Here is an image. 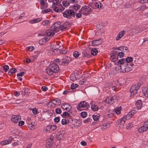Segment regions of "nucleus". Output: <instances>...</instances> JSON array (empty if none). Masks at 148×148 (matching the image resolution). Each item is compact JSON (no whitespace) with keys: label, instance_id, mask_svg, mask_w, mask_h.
<instances>
[{"label":"nucleus","instance_id":"12","mask_svg":"<svg viewBox=\"0 0 148 148\" xmlns=\"http://www.w3.org/2000/svg\"><path fill=\"white\" fill-rule=\"evenodd\" d=\"M61 107L63 109L69 112L71 110L72 107L71 105L70 104L64 103L62 105Z\"/></svg>","mask_w":148,"mask_h":148},{"label":"nucleus","instance_id":"62","mask_svg":"<svg viewBox=\"0 0 148 148\" xmlns=\"http://www.w3.org/2000/svg\"><path fill=\"white\" fill-rule=\"evenodd\" d=\"M77 2V1L76 0H70V2L69 3H71L72 4L76 3Z\"/></svg>","mask_w":148,"mask_h":148},{"label":"nucleus","instance_id":"52","mask_svg":"<svg viewBox=\"0 0 148 148\" xmlns=\"http://www.w3.org/2000/svg\"><path fill=\"white\" fill-rule=\"evenodd\" d=\"M99 118V116H97V115H93V118L94 120L97 121V120Z\"/></svg>","mask_w":148,"mask_h":148},{"label":"nucleus","instance_id":"3","mask_svg":"<svg viewBox=\"0 0 148 148\" xmlns=\"http://www.w3.org/2000/svg\"><path fill=\"white\" fill-rule=\"evenodd\" d=\"M130 64V65L129 64H127L126 66H124L123 65H121L120 68L122 72L127 73L130 71L132 69V67L133 66L134 64L132 63Z\"/></svg>","mask_w":148,"mask_h":148},{"label":"nucleus","instance_id":"25","mask_svg":"<svg viewBox=\"0 0 148 148\" xmlns=\"http://www.w3.org/2000/svg\"><path fill=\"white\" fill-rule=\"evenodd\" d=\"M108 84L109 85L108 86L109 89L112 88V90H114L115 91H116L117 89L116 87L115 86H112L113 85L112 83H110Z\"/></svg>","mask_w":148,"mask_h":148},{"label":"nucleus","instance_id":"33","mask_svg":"<svg viewBox=\"0 0 148 148\" xmlns=\"http://www.w3.org/2000/svg\"><path fill=\"white\" fill-rule=\"evenodd\" d=\"M91 53L92 55L93 56L96 55L98 53V51L95 49H93L91 51Z\"/></svg>","mask_w":148,"mask_h":148},{"label":"nucleus","instance_id":"31","mask_svg":"<svg viewBox=\"0 0 148 148\" xmlns=\"http://www.w3.org/2000/svg\"><path fill=\"white\" fill-rule=\"evenodd\" d=\"M111 97H107L105 100L106 103H110V104H112V101Z\"/></svg>","mask_w":148,"mask_h":148},{"label":"nucleus","instance_id":"4","mask_svg":"<svg viewBox=\"0 0 148 148\" xmlns=\"http://www.w3.org/2000/svg\"><path fill=\"white\" fill-rule=\"evenodd\" d=\"M91 9L88 6H85L84 7L82 6L79 12L84 15H87L90 14L92 12Z\"/></svg>","mask_w":148,"mask_h":148},{"label":"nucleus","instance_id":"44","mask_svg":"<svg viewBox=\"0 0 148 148\" xmlns=\"http://www.w3.org/2000/svg\"><path fill=\"white\" fill-rule=\"evenodd\" d=\"M81 115L82 117L84 118L87 115V114L86 112H83L81 113Z\"/></svg>","mask_w":148,"mask_h":148},{"label":"nucleus","instance_id":"59","mask_svg":"<svg viewBox=\"0 0 148 148\" xmlns=\"http://www.w3.org/2000/svg\"><path fill=\"white\" fill-rule=\"evenodd\" d=\"M140 2L143 3H148V0H140Z\"/></svg>","mask_w":148,"mask_h":148},{"label":"nucleus","instance_id":"15","mask_svg":"<svg viewBox=\"0 0 148 148\" xmlns=\"http://www.w3.org/2000/svg\"><path fill=\"white\" fill-rule=\"evenodd\" d=\"M101 39L93 40L92 42V45L93 46H96L101 43Z\"/></svg>","mask_w":148,"mask_h":148},{"label":"nucleus","instance_id":"42","mask_svg":"<svg viewBox=\"0 0 148 148\" xmlns=\"http://www.w3.org/2000/svg\"><path fill=\"white\" fill-rule=\"evenodd\" d=\"M2 67L3 68V70L5 71V72H7L9 69V66L7 65H5L3 66Z\"/></svg>","mask_w":148,"mask_h":148},{"label":"nucleus","instance_id":"32","mask_svg":"<svg viewBox=\"0 0 148 148\" xmlns=\"http://www.w3.org/2000/svg\"><path fill=\"white\" fill-rule=\"evenodd\" d=\"M11 133L12 134L13 136H17L19 134L18 132L16 129L12 130Z\"/></svg>","mask_w":148,"mask_h":148},{"label":"nucleus","instance_id":"7","mask_svg":"<svg viewBox=\"0 0 148 148\" xmlns=\"http://www.w3.org/2000/svg\"><path fill=\"white\" fill-rule=\"evenodd\" d=\"M86 106L87 103L85 101H82L79 103L78 107H77V109L80 111L85 110L87 108Z\"/></svg>","mask_w":148,"mask_h":148},{"label":"nucleus","instance_id":"53","mask_svg":"<svg viewBox=\"0 0 148 148\" xmlns=\"http://www.w3.org/2000/svg\"><path fill=\"white\" fill-rule=\"evenodd\" d=\"M124 47L123 46V47H117V48L113 47V49L114 50L117 49V50H119L122 51V50L121 49H120V48H121L122 49H124Z\"/></svg>","mask_w":148,"mask_h":148},{"label":"nucleus","instance_id":"30","mask_svg":"<svg viewBox=\"0 0 148 148\" xmlns=\"http://www.w3.org/2000/svg\"><path fill=\"white\" fill-rule=\"evenodd\" d=\"M17 70L15 68H12L10 69L9 71H8V74L9 75H11L13 73H14L16 72V71Z\"/></svg>","mask_w":148,"mask_h":148},{"label":"nucleus","instance_id":"63","mask_svg":"<svg viewBox=\"0 0 148 148\" xmlns=\"http://www.w3.org/2000/svg\"><path fill=\"white\" fill-rule=\"evenodd\" d=\"M81 13L80 12V13H78L76 14V16L77 18H80L81 17L82 15Z\"/></svg>","mask_w":148,"mask_h":148},{"label":"nucleus","instance_id":"61","mask_svg":"<svg viewBox=\"0 0 148 148\" xmlns=\"http://www.w3.org/2000/svg\"><path fill=\"white\" fill-rule=\"evenodd\" d=\"M25 74V73L23 72L19 73L17 74V76H22L23 75Z\"/></svg>","mask_w":148,"mask_h":148},{"label":"nucleus","instance_id":"36","mask_svg":"<svg viewBox=\"0 0 148 148\" xmlns=\"http://www.w3.org/2000/svg\"><path fill=\"white\" fill-rule=\"evenodd\" d=\"M73 8L74 10L77 11L80 8V6L79 5L76 4L74 5Z\"/></svg>","mask_w":148,"mask_h":148},{"label":"nucleus","instance_id":"35","mask_svg":"<svg viewBox=\"0 0 148 148\" xmlns=\"http://www.w3.org/2000/svg\"><path fill=\"white\" fill-rule=\"evenodd\" d=\"M52 12V10L51 9H50L49 8L42 11V12L43 14L47 13L50 12Z\"/></svg>","mask_w":148,"mask_h":148},{"label":"nucleus","instance_id":"14","mask_svg":"<svg viewBox=\"0 0 148 148\" xmlns=\"http://www.w3.org/2000/svg\"><path fill=\"white\" fill-rule=\"evenodd\" d=\"M136 113V111L133 110L130 111L129 113L126 115L124 117H125V118L127 120L130 119L132 117V116L134 114Z\"/></svg>","mask_w":148,"mask_h":148},{"label":"nucleus","instance_id":"60","mask_svg":"<svg viewBox=\"0 0 148 148\" xmlns=\"http://www.w3.org/2000/svg\"><path fill=\"white\" fill-rule=\"evenodd\" d=\"M67 115H69V113L67 112H64L62 115V116L63 117H66Z\"/></svg>","mask_w":148,"mask_h":148},{"label":"nucleus","instance_id":"58","mask_svg":"<svg viewBox=\"0 0 148 148\" xmlns=\"http://www.w3.org/2000/svg\"><path fill=\"white\" fill-rule=\"evenodd\" d=\"M111 56L112 57V59L113 60V62H114V61H116V60H117L118 59V58H116L115 57V56L113 54L112 55H111Z\"/></svg>","mask_w":148,"mask_h":148},{"label":"nucleus","instance_id":"49","mask_svg":"<svg viewBox=\"0 0 148 148\" xmlns=\"http://www.w3.org/2000/svg\"><path fill=\"white\" fill-rule=\"evenodd\" d=\"M34 49V47L32 46H30L28 47L27 50L29 51H31Z\"/></svg>","mask_w":148,"mask_h":148},{"label":"nucleus","instance_id":"55","mask_svg":"<svg viewBox=\"0 0 148 148\" xmlns=\"http://www.w3.org/2000/svg\"><path fill=\"white\" fill-rule=\"evenodd\" d=\"M124 53L122 52H120L118 53V56L120 58L121 57H123L124 56Z\"/></svg>","mask_w":148,"mask_h":148},{"label":"nucleus","instance_id":"22","mask_svg":"<svg viewBox=\"0 0 148 148\" xmlns=\"http://www.w3.org/2000/svg\"><path fill=\"white\" fill-rule=\"evenodd\" d=\"M99 4L100 5H99V3H92L91 4V5L94 8H101V3H100Z\"/></svg>","mask_w":148,"mask_h":148},{"label":"nucleus","instance_id":"21","mask_svg":"<svg viewBox=\"0 0 148 148\" xmlns=\"http://www.w3.org/2000/svg\"><path fill=\"white\" fill-rule=\"evenodd\" d=\"M110 127V124L109 123H106L102 125L101 127V129L103 130H106L107 128Z\"/></svg>","mask_w":148,"mask_h":148},{"label":"nucleus","instance_id":"24","mask_svg":"<svg viewBox=\"0 0 148 148\" xmlns=\"http://www.w3.org/2000/svg\"><path fill=\"white\" fill-rule=\"evenodd\" d=\"M67 23H64L62 24L61 25H60V29L64 31L67 28V25H66Z\"/></svg>","mask_w":148,"mask_h":148},{"label":"nucleus","instance_id":"57","mask_svg":"<svg viewBox=\"0 0 148 148\" xmlns=\"http://www.w3.org/2000/svg\"><path fill=\"white\" fill-rule=\"evenodd\" d=\"M32 112L34 114H35L38 113V112L37 109L36 108H33L32 110Z\"/></svg>","mask_w":148,"mask_h":148},{"label":"nucleus","instance_id":"56","mask_svg":"<svg viewBox=\"0 0 148 148\" xmlns=\"http://www.w3.org/2000/svg\"><path fill=\"white\" fill-rule=\"evenodd\" d=\"M48 89L47 87L45 86H43L41 88V90L44 91H46Z\"/></svg>","mask_w":148,"mask_h":148},{"label":"nucleus","instance_id":"13","mask_svg":"<svg viewBox=\"0 0 148 148\" xmlns=\"http://www.w3.org/2000/svg\"><path fill=\"white\" fill-rule=\"evenodd\" d=\"M126 120H127L124 116L121 120L118 121L119 125L120 128L123 127Z\"/></svg>","mask_w":148,"mask_h":148},{"label":"nucleus","instance_id":"45","mask_svg":"<svg viewBox=\"0 0 148 148\" xmlns=\"http://www.w3.org/2000/svg\"><path fill=\"white\" fill-rule=\"evenodd\" d=\"M49 23V21L48 20H45L43 21L42 23V25L44 26L47 25Z\"/></svg>","mask_w":148,"mask_h":148},{"label":"nucleus","instance_id":"43","mask_svg":"<svg viewBox=\"0 0 148 148\" xmlns=\"http://www.w3.org/2000/svg\"><path fill=\"white\" fill-rule=\"evenodd\" d=\"M79 54L78 51H75L74 52L73 54V56L75 58H77L79 56Z\"/></svg>","mask_w":148,"mask_h":148},{"label":"nucleus","instance_id":"20","mask_svg":"<svg viewBox=\"0 0 148 148\" xmlns=\"http://www.w3.org/2000/svg\"><path fill=\"white\" fill-rule=\"evenodd\" d=\"M50 48L51 49V51L55 50L59 48V46L57 43L53 44L50 45Z\"/></svg>","mask_w":148,"mask_h":148},{"label":"nucleus","instance_id":"5","mask_svg":"<svg viewBox=\"0 0 148 148\" xmlns=\"http://www.w3.org/2000/svg\"><path fill=\"white\" fill-rule=\"evenodd\" d=\"M139 87V85L138 86V85H134L131 87L130 90L131 96H133L134 95L137 93Z\"/></svg>","mask_w":148,"mask_h":148},{"label":"nucleus","instance_id":"51","mask_svg":"<svg viewBox=\"0 0 148 148\" xmlns=\"http://www.w3.org/2000/svg\"><path fill=\"white\" fill-rule=\"evenodd\" d=\"M132 127H133L132 124L131 123H130L128 124V125L126 126V128L127 129H130V128H132Z\"/></svg>","mask_w":148,"mask_h":148},{"label":"nucleus","instance_id":"54","mask_svg":"<svg viewBox=\"0 0 148 148\" xmlns=\"http://www.w3.org/2000/svg\"><path fill=\"white\" fill-rule=\"evenodd\" d=\"M55 122L58 123L60 120V117H56L54 119Z\"/></svg>","mask_w":148,"mask_h":148},{"label":"nucleus","instance_id":"16","mask_svg":"<svg viewBox=\"0 0 148 148\" xmlns=\"http://www.w3.org/2000/svg\"><path fill=\"white\" fill-rule=\"evenodd\" d=\"M125 34V31L124 30H123L119 32L116 38V40H119L124 36Z\"/></svg>","mask_w":148,"mask_h":148},{"label":"nucleus","instance_id":"34","mask_svg":"<svg viewBox=\"0 0 148 148\" xmlns=\"http://www.w3.org/2000/svg\"><path fill=\"white\" fill-rule=\"evenodd\" d=\"M47 35L49 36H53L55 34V33L53 32V31H51V30H48L47 31Z\"/></svg>","mask_w":148,"mask_h":148},{"label":"nucleus","instance_id":"41","mask_svg":"<svg viewBox=\"0 0 148 148\" xmlns=\"http://www.w3.org/2000/svg\"><path fill=\"white\" fill-rule=\"evenodd\" d=\"M78 87V85L77 84H72L71 85V88L73 90L75 89Z\"/></svg>","mask_w":148,"mask_h":148},{"label":"nucleus","instance_id":"29","mask_svg":"<svg viewBox=\"0 0 148 148\" xmlns=\"http://www.w3.org/2000/svg\"><path fill=\"white\" fill-rule=\"evenodd\" d=\"M62 125H64L68 123H69V121L65 119H63L62 120Z\"/></svg>","mask_w":148,"mask_h":148},{"label":"nucleus","instance_id":"37","mask_svg":"<svg viewBox=\"0 0 148 148\" xmlns=\"http://www.w3.org/2000/svg\"><path fill=\"white\" fill-rule=\"evenodd\" d=\"M62 136V134L60 132L59 133H58L56 135V138L57 139H61Z\"/></svg>","mask_w":148,"mask_h":148},{"label":"nucleus","instance_id":"46","mask_svg":"<svg viewBox=\"0 0 148 148\" xmlns=\"http://www.w3.org/2000/svg\"><path fill=\"white\" fill-rule=\"evenodd\" d=\"M1 144L2 145H5L9 144L7 140H3L1 142Z\"/></svg>","mask_w":148,"mask_h":148},{"label":"nucleus","instance_id":"8","mask_svg":"<svg viewBox=\"0 0 148 148\" xmlns=\"http://www.w3.org/2000/svg\"><path fill=\"white\" fill-rule=\"evenodd\" d=\"M71 60V59L70 57L65 56L62 60L61 65L62 66L67 65Z\"/></svg>","mask_w":148,"mask_h":148},{"label":"nucleus","instance_id":"1","mask_svg":"<svg viewBox=\"0 0 148 148\" xmlns=\"http://www.w3.org/2000/svg\"><path fill=\"white\" fill-rule=\"evenodd\" d=\"M60 69L58 65L55 63L51 64L49 67L46 70L47 73L49 75H52L54 73H57L59 72Z\"/></svg>","mask_w":148,"mask_h":148},{"label":"nucleus","instance_id":"10","mask_svg":"<svg viewBox=\"0 0 148 148\" xmlns=\"http://www.w3.org/2000/svg\"><path fill=\"white\" fill-rule=\"evenodd\" d=\"M57 128V126L56 125H49L47 126L45 128V132L47 133L49 132H51L55 130Z\"/></svg>","mask_w":148,"mask_h":148},{"label":"nucleus","instance_id":"64","mask_svg":"<svg viewBox=\"0 0 148 148\" xmlns=\"http://www.w3.org/2000/svg\"><path fill=\"white\" fill-rule=\"evenodd\" d=\"M81 144L83 146H86L87 145V143L84 141H82L81 142Z\"/></svg>","mask_w":148,"mask_h":148},{"label":"nucleus","instance_id":"23","mask_svg":"<svg viewBox=\"0 0 148 148\" xmlns=\"http://www.w3.org/2000/svg\"><path fill=\"white\" fill-rule=\"evenodd\" d=\"M148 129V128L146 127L143 125L141 127L139 128L138 131L139 132H143L145 131Z\"/></svg>","mask_w":148,"mask_h":148},{"label":"nucleus","instance_id":"6","mask_svg":"<svg viewBox=\"0 0 148 148\" xmlns=\"http://www.w3.org/2000/svg\"><path fill=\"white\" fill-rule=\"evenodd\" d=\"M49 103V104H51L52 107H56L61 104V101L59 99L56 98L50 101Z\"/></svg>","mask_w":148,"mask_h":148},{"label":"nucleus","instance_id":"11","mask_svg":"<svg viewBox=\"0 0 148 148\" xmlns=\"http://www.w3.org/2000/svg\"><path fill=\"white\" fill-rule=\"evenodd\" d=\"M21 119V116H20L12 115L11 120L13 123H18L20 121Z\"/></svg>","mask_w":148,"mask_h":148},{"label":"nucleus","instance_id":"19","mask_svg":"<svg viewBox=\"0 0 148 148\" xmlns=\"http://www.w3.org/2000/svg\"><path fill=\"white\" fill-rule=\"evenodd\" d=\"M142 102L140 100H138L136 103L137 109L139 110L141 108L142 106Z\"/></svg>","mask_w":148,"mask_h":148},{"label":"nucleus","instance_id":"17","mask_svg":"<svg viewBox=\"0 0 148 148\" xmlns=\"http://www.w3.org/2000/svg\"><path fill=\"white\" fill-rule=\"evenodd\" d=\"M90 104L91 108L93 111H97L98 110L99 108L98 106L95 104L94 102H91Z\"/></svg>","mask_w":148,"mask_h":148},{"label":"nucleus","instance_id":"50","mask_svg":"<svg viewBox=\"0 0 148 148\" xmlns=\"http://www.w3.org/2000/svg\"><path fill=\"white\" fill-rule=\"evenodd\" d=\"M14 139L12 137V136H10L8 139V140H7L8 141V144L10 143H11L12 141Z\"/></svg>","mask_w":148,"mask_h":148},{"label":"nucleus","instance_id":"38","mask_svg":"<svg viewBox=\"0 0 148 148\" xmlns=\"http://www.w3.org/2000/svg\"><path fill=\"white\" fill-rule=\"evenodd\" d=\"M125 60L126 62L128 63L131 62L133 60V58L132 57H128Z\"/></svg>","mask_w":148,"mask_h":148},{"label":"nucleus","instance_id":"27","mask_svg":"<svg viewBox=\"0 0 148 148\" xmlns=\"http://www.w3.org/2000/svg\"><path fill=\"white\" fill-rule=\"evenodd\" d=\"M63 4V6L64 8H65V7H68L70 3H69V1H64L62 2Z\"/></svg>","mask_w":148,"mask_h":148},{"label":"nucleus","instance_id":"28","mask_svg":"<svg viewBox=\"0 0 148 148\" xmlns=\"http://www.w3.org/2000/svg\"><path fill=\"white\" fill-rule=\"evenodd\" d=\"M53 144L52 141H49L46 142V146L48 148H51Z\"/></svg>","mask_w":148,"mask_h":148},{"label":"nucleus","instance_id":"2","mask_svg":"<svg viewBox=\"0 0 148 148\" xmlns=\"http://www.w3.org/2000/svg\"><path fill=\"white\" fill-rule=\"evenodd\" d=\"M63 15L64 17L69 19L71 18L72 17H75V16L74 11L70 9L66 10L63 12Z\"/></svg>","mask_w":148,"mask_h":148},{"label":"nucleus","instance_id":"39","mask_svg":"<svg viewBox=\"0 0 148 148\" xmlns=\"http://www.w3.org/2000/svg\"><path fill=\"white\" fill-rule=\"evenodd\" d=\"M112 101V103L114 102L117 100V97L116 95H114L112 97H111Z\"/></svg>","mask_w":148,"mask_h":148},{"label":"nucleus","instance_id":"40","mask_svg":"<svg viewBox=\"0 0 148 148\" xmlns=\"http://www.w3.org/2000/svg\"><path fill=\"white\" fill-rule=\"evenodd\" d=\"M125 59L123 58L119 60L118 61V63L122 64L123 65V64L124 63V62L125 61Z\"/></svg>","mask_w":148,"mask_h":148},{"label":"nucleus","instance_id":"18","mask_svg":"<svg viewBox=\"0 0 148 148\" xmlns=\"http://www.w3.org/2000/svg\"><path fill=\"white\" fill-rule=\"evenodd\" d=\"M60 23L57 22L55 23L52 27L53 29L55 30H57L58 29H60Z\"/></svg>","mask_w":148,"mask_h":148},{"label":"nucleus","instance_id":"47","mask_svg":"<svg viewBox=\"0 0 148 148\" xmlns=\"http://www.w3.org/2000/svg\"><path fill=\"white\" fill-rule=\"evenodd\" d=\"M28 127L31 130L33 129L34 128V126L32 124V123L31 124H28Z\"/></svg>","mask_w":148,"mask_h":148},{"label":"nucleus","instance_id":"48","mask_svg":"<svg viewBox=\"0 0 148 148\" xmlns=\"http://www.w3.org/2000/svg\"><path fill=\"white\" fill-rule=\"evenodd\" d=\"M56 112L58 114H60L61 113L62 111L60 108H57L56 110Z\"/></svg>","mask_w":148,"mask_h":148},{"label":"nucleus","instance_id":"9","mask_svg":"<svg viewBox=\"0 0 148 148\" xmlns=\"http://www.w3.org/2000/svg\"><path fill=\"white\" fill-rule=\"evenodd\" d=\"M56 4H54L52 6L53 10L54 11L57 12H59L65 9V8H64L63 7L61 6V7L62 8H61L59 6H56Z\"/></svg>","mask_w":148,"mask_h":148},{"label":"nucleus","instance_id":"26","mask_svg":"<svg viewBox=\"0 0 148 148\" xmlns=\"http://www.w3.org/2000/svg\"><path fill=\"white\" fill-rule=\"evenodd\" d=\"M121 109L122 108L121 106H120L119 107H117L115 108L114 112L116 114H120L121 113Z\"/></svg>","mask_w":148,"mask_h":148}]
</instances>
